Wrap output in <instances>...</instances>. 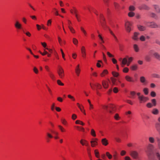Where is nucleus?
Returning <instances> with one entry per match:
<instances>
[{
	"label": "nucleus",
	"instance_id": "1",
	"mask_svg": "<svg viewBox=\"0 0 160 160\" xmlns=\"http://www.w3.org/2000/svg\"><path fill=\"white\" fill-rule=\"evenodd\" d=\"M144 24L148 27L152 28H157L158 27V25L154 22H145Z\"/></svg>",
	"mask_w": 160,
	"mask_h": 160
},
{
	"label": "nucleus",
	"instance_id": "2",
	"mask_svg": "<svg viewBox=\"0 0 160 160\" xmlns=\"http://www.w3.org/2000/svg\"><path fill=\"white\" fill-rule=\"evenodd\" d=\"M57 73L61 78H62L64 76V72L62 68L60 66H59L57 70Z\"/></svg>",
	"mask_w": 160,
	"mask_h": 160
},
{
	"label": "nucleus",
	"instance_id": "3",
	"mask_svg": "<svg viewBox=\"0 0 160 160\" xmlns=\"http://www.w3.org/2000/svg\"><path fill=\"white\" fill-rule=\"evenodd\" d=\"M138 8L140 10H149L150 9V7L145 4H140L138 7Z\"/></svg>",
	"mask_w": 160,
	"mask_h": 160
},
{
	"label": "nucleus",
	"instance_id": "4",
	"mask_svg": "<svg viewBox=\"0 0 160 160\" xmlns=\"http://www.w3.org/2000/svg\"><path fill=\"white\" fill-rule=\"evenodd\" d=\"M154 148V146L153 145L151 144H149L147 148V152L149 154H150L151 152L153 150Z\"/></svg>",
	"mask_w": 160,
	"mask_h": 160
},
{
	"label": "nucleus",
	"instance_id": "5",
	"mask_svg": "<svg viewBox=\"0 0 160 160\" xmlns=\"http://www.w3.org/2000/svg\"><path fill=\"white\" fill-rule=\"evenodd\" d=\"M130 155L134 159H137L138 158V153L136 151H131L130 153Z\"/></svg>",
	"mask_w": 160,
	"mask_h": 160
},
{
	"label": "nucleus",
	"instance_id": "6",
	"mask_svg": "<svg viewBox=\"0 0 160 160\" xmlns=\"http://www.w3.org/2000/svg\"><path fill=\"white\" fill-rule=\"evenodd\" d=\"M138 99L140 103L145 102L148 100V98L145 97L142 95L141 97H138Z\"/></svg>",
	"mask_w": 160,
	"mask_h": 160
},
{
	"label": "nucleus",
	"instance_id": "7",
	"mask_svg": "<svg viewBox=\"0 0 160 160\" xmlns=\"http://www.w3.org/2000/svg\"><path fill=\"white\" fill-rule=\"evenodd\" d=\"M14 26L15 27L18 29H22V25L20 23L19 21L17 20L15 21L14 23Z\"/></svg>",
	"mask_w": 160,
	"mask_h": 160
},
{
	"label": "nucleus",
	"instance_id": "8",
	"mask_svg": "<svg viewBox=\"0 0 160 160\" xmlns=\"http://www.w3.org/2000/svg\"><path fill=\"white\" fill-rule=\"evenodd\" d=\"M131 24L128 21L125 24V27L127 32H130L131 30Z\"/></svg>",
	"mask_w": 160,
	"mask_h": 160
},
{
	"label": "nucleus",
	"instance_id": "9",
	"mask_svg": "<svg viewBox=\"0 0 160 160\" xmlns=\"http://www.w3.org/2000/svg\"><path fill=\"white\" fill-rule=\"evenodd\" d=\"M100 19L101 21V22L102 25V27L104 28V27L105 25V23L104 22L105 19L103 15L102 14H100Z\"/></svg>",
	"mask_w": 160,
	"mask_h": 160
},
{
	"label": "nucleus",
	"instance_id": "10",
	"mask_svg": "<svg viewBox=\"0 0 160 160\" xmlns=\"http://www.w3.org/2000/svg\"><path fill=\"white\" fill-rule=\"evenodd\" d=\"M159 122L155 124V128L157 131L160 133V117L158 118Z\"/></svg>",
	"mask_w": 160,
	"mask_h": 160
},
{
	"label": "nucleus",
	"instance_id": "11",
	"mask_svg": "<svg viewBox=\"0 0 160 160\" xmlns=\"http://www.w3.org/2000/svg\"><path fill=\"white\" fill-rule=\"evenodd\" d=\"M46 134V139L47 142H49L50 141V139L52 138L53 136L51 133L48 132H47Z\"/></svg>",
	"mask_w": 160,
	"mask_h": 160
},
{
	"label": "nucleus",
	"instance_id": "12",
	"mask_svg": "<svg viewBox=\"0 0 160 160\" xmlns=\"http://www.w3.org/2000/svg\"><path fill=\"white\" fill-rule=\"evenodd\" d=\"M126 80L128 82H134V80L133 78L127 75L125 77Z\"/></svg>",
	"mask_w": 160,
	"mask_h": 160
},
{
	"label": "nucleus",
	"instance_id": "13",
	"mask_svg": "<svg viewBox=\"0 0 160 160\" xmlns=\"http://www.w3.org/2000/svg\"><path fill=\"white\" fill-rule=\"evenodd\" d=\"M109 112L110 113H112V111L115 110V106L113 104H110L109 106Z\"/></svg>",
	"mask_w": 160,
	"mask_h": 160
},
{
	"label": "nucleus",
	"instance_id": "14",
	"mask_svg": "<svg viewBox=\"0 0 160 160\" xmlns=\"http://www.w3.org/2000/svg\"><path fill=\"white\" fill-rule=\"evenodd\" d=\"M80 142L82 146L85 145L88 146V145L87 141L85 140L82 139L80 141Z\"/></svg>",
	"mask_w": 160,
	"mask_h": 160
},
{
	"label": "nucleus",
	"instance_id": "15",
	"mask_svg": "<svg viewBox=\"0 0 160 160\" xmlns=\"http://www.w3.org/2000/svg\"><path fill=\"white\" fill-rule=\"evenodd\" d=\"M128 61V59L126 58H124L122 60L121 62V66L122 67H124V65L126 64Z\"/></svg>",
	"mask_w": 160,
	"mask_h": 160
},
{
	"label": "nucleus",
	"instance_id": "16",
	"mask_svg": "<svg viewBox=\"0 0 160 160\" xmlns=\"http://www.w3.org/2000/svg\"><path fill=\"white\" fill-rule=\"evenodd\" d=\"M75 72L78 76H79L80 72V69L79 68V65L78 64L76 67L75 69Z\"/></svg>",
	"mask_w": 160,
	"mask_h": 160
},
{
	"label": "nucleus",
	"instance_id": "17",
	"mask_svg": "<svg viewBox=\"0 0 160 160\" xmlns=\"http://www.w3.org/2000/svg\"><path fill=\"white\" fill-rule=\"evenodd\" d=\"M101 142L102 144L105 146L107 145L108 144V140L106 138L102 139Z\"/></svg>",
	"mask_w": 160,
	"mask_h": 160
},
{
	"label": "nucleus",
	"instance_id": "18",
	"mask_svg": "<svg viewBox=\"0 0 160 160\" xmlns=\"http://www.w3.org/2000/svg\"><path fill=\"white\" fill-rule=\"evenodd\" d=\"M102 84L103 87L105 89L107 88L108 87V82L103 81H102Z\"/></svg>",
	"mask_w": 160,
	"mask_h": 160
},
{
	"label": "nucleus",
	"instance_id": "19",
	"mask_svg": "<svg viewBox=\"0 0 160 160\" xmlns=\"http://www.w3.org/2000/svg\"><path fill=\"white\" fill-rule=\"evenodd\" d=\"M82 53V57L85 58L86 57V52L85 47L84 46H82L81 49Z\"/></svg>",
	"mask_w": 160,
	"mask_h": 160
},
{
	"label": "nucleus",
	"instance_id": "20",
	"mask_svg": "<svg viewBox=\"0 0 160 160\" xmlns=\"http://www.w3.org/2000/svg\"><path fill=\"white\" fill-rule=\"evenodd\" d=\"M138 29L142 31L145 30L146 29L145 27L139 25L138 26Z\"/></svg>",
	"mask_w": 160,
	"mask_h": 160
},
{
	"label": "nucleus",
	"instance_id": "21",
	"mask_svg": "<svg viewBox=\"0 0 160 160\" xmlns=\"http://www.w3.org/2000/svg\"><path fill=\"white\" fill-rule=\"evenodd\" d=\"M151 112L154 115H158L159 113V110L156 108H153L152 111Z\"/></svg>",
	"mask_w": 160,
	"mask_h": 160
},
{
	"label": "nucleus",
	"instance_id": "22",
	"mask_svg": "<svg viewBox=\"0 0 160 160\" xmlns=\"http://www.w3.org/2000/svg\"><path fill=\"white\" fill-rule=\"evenodd\" d=\"M153 7H154V8L155 10V11L156 12L158 13L160 12V8H159V6L157 5H153Z\"/></svg>",
	"mask_w": 160,
	"mask_h": 160
},
{
	"label": "nucleus",
	"instance_id": "23",
	"mask_svg": "<svg viewBox=\"0 0 160 160\" xmlns=\"http://www.w3.org/2000/svg\"><path fill=\"white\" fill-rule=\"evenodd\" d=\"M139 33H138L137 32H135L134 34V36L132 37V38L135 40H138V36L139 35Z\"/></svg>",
	"mask_w": 160,
	"mask_h": 160
},
{
	"label": "nucleus",
	"instance_id": "24",
	"mask_svg": "<svg viewBox=\"0 0 160 160\" xmlns=\"http://www.w3.org/2000/svg\"><path fill=\"white\" fill-rule=\"evenodd\" d=\"M90 142L91 144V146L92 147H95L98 144L97 142L95 140H92L90 141Z\"/></svg>",
	"mask_w": 160,
	"mask_h": 160
},
{
	"label": "nucleus",
	"instance_id": "25",
	"mask_svg": "<svg viewBox=\"0 0 160 160\" xmlns=\"http://www.w3.org/2000/svg\"><path fill=\"white\" fill-rule=\"evenodd\" d=\"M70 12L72 14H77L78 13V10L74 7L73 8V9H71L70 10Z\"/></svg>",
	"mask_w": 160,
	"mask_h": 160
},
{
	"label": "nucleus",
	"instance_id": "26",
	"mask_svg": "<svg viewBox=\"0 0 160 160\" xmlns=\"http://www.w3.org/2000/svg\"><path fill=\"white\" fill-rule=\"evenodd\" d=\"M145 59L146 61L149 62L151 60V57L150 55H147L145 56Z\"/></svg>",
	"mask_w": 160,
	"mask_h": 160
},
{
	"label": "nucleus",
	"instance_id": "27",
	"mask_svg": "<svg viewBox=\"0 0 160 160\" xmlns=\"http://www.w3.org/2000/svg\"><path fill=\"white\" fill-rule=\"evenodd\" d=\"M154 55L156 58L160 60V55L157 52H155L154 53Z\"/></svg>",
	"mask_w": 160,
	"mask_h": 160
},
{
	"label": "nucleus",
	"instance_id": "28",
	"mask_svg": "<svg viewBox=\"0 0 160 160\" xmlns=\"http://www.w3.org/2000/svg\"><path fill=\"white\" fill-rule=\"evenodd\" d=\"M150 16L151 17L154 18L155 19L158 18V17L155 13L153 12H151L150 13Z\"/></svg>",
	"mask_w": 160,
	"mask_h": 160
},
{
	"label": "nucleus",
	"instance_id": "29",
	"mask_svg": "<svg viewBox=\"0 0 160 160\" xmlns=\"http://www.w3.org/2000/svg\"><path fill=\"white\" fill-rule=\"evenodd\" d=\"M133 48L135 52H138L139 51V48L137 44H135L133 45Z\"/></svg>",
	"mask_w": 160,
	"mask_h": 160
},
{
	"label": "nucleus",
	"instance_id": "30",
	"mask_svg": "<svg viewBox=\"0 0 160 160\" xmlns=\"http://www.w3.org/2000/svg\"><path fill=\"white\" fill-rule=\"evenodd\" d=\"M148 139L150 143H153L154 142L155 140L154 138L153 137H149Z\"/></svg>",
	"mask_w": 160,
	"mask_h": 160
},
{
	"label": "nucleus",
	"instance_id": "31",
	"mask_svg": "<svg viewBox=\"0 0 160 160\" xmlns=\"http://www.w3.org/2000/svg\"><path fill=\"white\" fill-rule=\"evenodd\" d=\"M135 10V8L132 5L130 6L129 7V10L130 11H133Z\"/></svg>",
	"mask_w": 160,
	"mask_h": 160
},
{
	"label": "nucleus",
	"instance_id": "32",
	"mask_svg": "<svg viewBox=\"0 0 160 160\" xmlns=\"http://www.w3.org/2000/svg\"><path fill=\"white\" fill-rule=\"evenodd\" d=\"M135 15V13L132 11H130L128 14V16L130 17H133Z\"/></svg>",
	"mask_w": 160,
	"mask_h": 160
},
{
	"label": "nucleus",
	"instance_id": "33",
	"mask_svg": "<svg viewBox=\"0 0 160 160\" xmlns=\"http://www.w3.org/2000/svg\"><path fill=\"white\" fill-rule=\"evenodd\" d=\"M152 76L153 78H160V76L159 74L157 73H153L152 74Z\"/></svg>",
	"mask_w": 160,
	"mask_h": 160
},
{
	"label": "nucleus",
	"instance_id": "34",
	"mask_svg": "<svg viewBox=\"0 0 160 160\" xmlns=\"http://www.w3.org/2000/svg\"><path fill=\"white\" fill-rule=\"evenodd\" d=\"M108 72L107 70H104L103 72L101 74V77L104 76L105 74H106L108 73Z\"/></svg>",
	"mask_w": 160,
	"mask_h": 160
},
{
	"label": "nucleus",
	"instance_id": "35",
	"mask_svg": "<svg viewBox=\"0 0 160 160\" xmlns=\"http://www.w3.org/2000/svg\"><path fill=\"white\" fill-rule=\"evenodd\" d=\"M111 82L112 83V85H116L115 82H116V79L114 78L113 77H111Z\"/></svg>",
	"mask_w": 160,
	"mask_h": 160
},
{
	"label": "nucleus",
	"instance_id": "36",
	"mask_svg": "<svg viewBox=\"0 0 160 160\" xmlns=\"http://www.w3.org/2000/svg\"><path fill=\"white\" fill-rule=\"evenodd\" d=\"M140 82L142 83H144L146 81V79L143 76H142L140 78Z\"/></svg>",
	"mask_w": 160,
	"mask_h": 160
},
{
	"label": "nucleus",
	"instance_id": "37",
	"mask_svg": "<svg viewBox=\"0 0 160 160\" xmlns=\"http://www.w3.org/2000/svg\"><path fill=\"white\" fill-rule=\"evenodd\" d=\"M138 68V66L137 65H134L131 66V68L132 70H136Z\"/></svg>",
	"mask_w": 160,
	"mask_h": 160
},
{
	"label": "nucleus",
	"instance_id": "38",
	"mask_svg": "<svg viewBox=\"0 0 160 160\" xmlns=\"http://www.w3.org/2000/svg\"><path fill=\"white\" fill-rule=\"evenodd\" d=\"M113 159L114 160H117L118 159L117 153L115 152L113 155Z\"/></svg>",
	"mask_w": 160,
	"mask_h": 160
},
{
	"label": "nucleus",
	"instance_id": "39",
	"mask_svg": "<svg viewBox=\"0 0 160 160\" xmlns=\"http://www.w3.org/2000/svg\"><path fill=\"white\" fill-rule=\"evenodd\" d=\"M94 153H95V156L97 158H99V152L97 150H94Z\"/></svg>",
	"mask_w": 160,
	"mask_h": 160
},
{
	"label": "nucleus",
	"instance_id": "40",
	"mask_svg": "<svg viewBox=\"0 0 160 160\" xmlns=\"http://www.w3.org/2000/svg\"><path fill=\"white\" fill-rule=\"evenodd\" d=\"M151 102L153 106H156V101L155 99H153L151 100Z\"/></svg>",
	"mask_w": 160,
	"mask_h": 160
},
{
	"label": "nucleus",
	"instance_id": "41",
	"mask_svg": "<svg viewBox=\"0 0 160 160\" xmlns=\"http://www.w3.org/2000/svg\"><path fill=\"white\" fill-rule=\"evenodd\" d=\"M72 42L75 45H77L78 43V40L75 38H73Z\"/></svg>",
	"mask_w": 160,
	"mask_h": 160
},
{
	"label": "nucleus",
	"instance_id": "42",
	"mask_svg": "<svg viewBox=\"0 0 160 160\" xmlns=\"http://www.w3.org/2000/svg\"><path fill=\"white\" fill-rule=\"evenodd\" d=\"M49 74L50 77L52 79H54L55 78V77L54 75L51 72H49Z\"/></svg>",
	"mask_w": 160,
	"mask_h": 160
},
{
	"label": "nucleus",
	"instance_id": "43",
	"mask_svg": "<svg viewBox=\"0 0 160 160\" xmlns=\"http://www.w3.org/2000/svg\"><path fill=\"white\" fill-rule=\"evenodd\" d=\"M91 134L93 137H95L96 136L95 131L93 129H91Z\"/></svg>",
	"mask_w": 160,
	"mask_h": 160
},
{
	"label": "nucleus",
	"instance_id": "44",
	"mask_svg": "<svg viewBox=\"0 0 160 160\" xmlns=\"http://www.w3.org/2000/svg\"><path fill=\"white\" fill-rule=\"evenodd\" d=\"M91 9H92L91 11H92L95 13V14L98 16V13L97 11L95 10L94 8H93L92 7H91Z\"/></svg>",
	"mask_w": 160,
	"mask_h": 160
},
{
	"label": "nucleus",
	"instance_id": "45",
	"mask_svg": "<svg viewBox=\"0 0 160 160\" xmlns=\"http://www.w3.org/2000/svg\"><path fill=\"white\" fill-rule=\"evenodd\" d=\"M112 74L113 76L116 77H118L119 75V74L118 73L114 71L112 72Z\"/></svg>",
	"mask_w": 160,
	"mask_h": 160
},
{
	"label": "nucleus",
	"instance_id": "46",
	"mask_svg": "<svg viewBox=\"0 0 160 160\" xmlns=\"http://www.w3.org/2000/svg\"><path fill=\"white\" fill-rule=\"evenodd\" d=\"M106 155L109 159H111L112 158V156L108 152H106Z\"/></svg>",
	"mask_w": 160,
	"mask_h": 160
},
{
	"label": "nucleus",
	"instance_id": "47",
	"mask_svg": "<svg viewBox=\"0 0 160 160\" xmlns=\"http://www.w3.org/2000/svg\"><path fill=\"white\" fill-rule=\"evenodd\" d=\"M143 91L145 95L148 94V89L147 88H145L143 90Z\"/></svg>",
	"mask_w": 160,
	"mask_h": 160
},
{
	"label": "nucleus",
	"instance_id": "48",
	"mask_svg": "<svg viewBox=\"0 0 160 160\" xmlns=\"http://www.w3.org/2000/svg\"><path fill=\"white\" fill-rule=\"evenodd\" d=\"M95 86L98 89H101L102 88V86L98 83L95 84Z\"/></svg>",
	"mask_w": 160,
	"mask_h": 160
},
{
	"label": "nucleus",
	"instance_id": "49",
	"mask_svg": "<svg viewBox=\"0 0 160 160\" xmlns=\"http://www.w3.org/2000/svg\"><path fill=\"white\" fill-rule=\"evenodd\" d=\"M58 127L62 132H64L65 131V129L61 126L60 125H58Z\"/></svg>",
	"mask_w": 160,
	"mask_h": 160
},
{
	"label": "nucleus",
	"instance_id": "50",
	"mask_svg": "<svg viewBox=\"0 0 160 160\" xmlns=\"http://www.w3.org/2000/svg\"><path fill=\"white\" fill-rule=\"evenodd\" d=\"M114 118L116 120H118L120 119V117H119L118 114L116 113L115 114L114 116Z\"/></svg>",
	"mask_w": 160,
	"mask_h": 160
},
{
	"label": "nucleus",
	"instance_id": "51",
	"mask_svg": "<svg viewBox=\"0 0 160 160\" xmlns=\"http://www.w3.org/2000/svg\"><path fill=\"white\" fill-rule=\"evenodd\" d=\"M80 28H81V30L83 33L85 35H86L87 34V32L85 30L84 28L82 27H81Z\"/></svg>",
	"mask_w": 160,
	"mask_h": 160
},
{
	"label": "nucleus",
	"instance_id": "52",
	"mask_svg": "<svg viewBox=\"0 0 160 160\" xmlns=\"http://www.w3.org/2000/svg\"><path fill=\"white\" fill-rule=\"evenodd\" d=\"M68 28H69L70 30L72 33H74L75 32L74 30L72 27L70 26H68Z\"/></svg>",
	"mask_w": 160,
	"mask_h": 160
},
{
	"label": "nucleus",
	"instance_id": "53",
	"mask_svg": "<svg viewBox=\"0 0 160 160\" xmlns=\"http://www.w3.org/2000/svg\"><path fill=\"white\" fill-rule=\"evenodd\" d=\"M146 106L148 108H151L153 106L152 104L150 102L148 103Z\"/></svg>",
	"mask_w": 160,
	"mask_h": 160
},
{
	"label": "nucleus",
	"instance_id": "54",
	"mask_svg": "<svg viewBox=\"0 0 160 160\" xmlns=\"http://www.w3.org/2000/svg\"><path fill=\"white\" fill-rule=\"evenodd\" d=\"M33 71L36 74H38V71L36 67L33 68Z\"/></svg>",
	"mask_w": 160,
	"mask_h": 160
},
{
	"label": "nucleus",
	"instance_id": "55",
	"mask_svg": "<svg viewBox=\"0 0 160 160\" xmlns=\"http://www.w3.org/2000/svg\"><path fill=\"white\" fill-rule=\"evenodd\" d=\"M57 83L59 85H61V86H63L64 85V84L63 83H62L61 82V81L59 80H57Z\"/></svg>",
	"mask_w": 160,
	"mask_h": 160
},
{
	"label": "nucleus",
	"instance_id": "56",
	"mask_svg": "<svg viewBox=\"0 0 160 160\" xmlns=\"http://www.w3.org/2000/svg\"><path fill=\"white\" fill-rule=\"evenodd\" d=\"M151 95L153 97H155L156 96V93L154 91H152L151 92Z\"/></svg>",
	"mask_w": 160,
	"mask_h": 160
},
{
	"label": "nucleus",
	"instance_id": "57",
	"mask_svg": "<svg viewBox=\"0 0 160 160\" xmlns=\"http://www.w3.org/2000/svg\"><path fill=\"white\" fill-rule=\"evenodd\" d=\"M68 98H69L71 99L73 101H74L75 100V99L74 98V97H73L72 96L70 95H68Z\"/></svg>",
	"mask_w": 160,
	"mask_h": 160
},
{
	"label": "nucleus",
	"instance_id": "58",
	"mask_svg": "<svg viewBox=\"0 0 160 160\" xmlns=\"http://www.w3.org/2000/svg\"><path fill=\"white\" fill-rule=\"evenodd\" d=\"M140 40L142 41H144L145 40V38L143 36H142L140 38Z\"/></svg>",
	"mask_w": 160,
	"mask_h": 160
},
{
	"label": "nucleus",
	"instance_id": "59",
	"mask_svg": "<svg viewBox=\"0 0 160 160\" xmlns=\"http://www.w3.org/2000/svg\"><path fill=\"white\" fill-rule=\"evenodd\" d=\"M39 52L40 53V54H41L43 56L48 54V52L46 51L45 50H44V53L40 51H39Z\"/></svg>",
	"mask_w": 160,
	"mask_h": 160
},
{
	"label": "nucleus",
	"instance_id": "60",
	"mask_svg": "<svg viewBox=\"0 0 160 160\" xmlns=\"http://www.w3.org/2000/svg\"><path fill=\"white\" fill-rule=\"evenodd\" d=\"M101 106L103 109L107 110L108 108V106L106 105H102Z\"/></svg>",
	"mask_w": 160,
	"mask_h": 160
},
{
	"label": "nucleus",
	"instance_id": "61",
	"mask_svg": "<svg viewBox=\"0 0 160 160\" xmlns=\"http://www.w3.org/2000/svg\"><path fill=\"white\" fill-rule=\"evenodd\" d=\"M113 92L115 93H116L117 92H118V89L116 87H115L113 88Z\"/></svg>",
	"mask_w": 160,
	"mask_h": 160
},
{
	"label": "nucleus",
	"instance_id": "62",
	"mask_svg": "<svg viewBox=\"0 0 160 160\" xmlns=\"http://www.w3.org/2000/svg\"><path fill=\"white\" fill-rule=\"evenodd\" d=\"M114 4L115 8L116 9H118L119 6L118 4L116 2H114Z\"/></svg>",
	"mask_w": 160,
	"mask_h": 160
},
{
	"label": "nucleus",
	"instance_id": "63",
	"mask_svg": "<svg viewBox=\"0 0 160 160\" xmlns=\"http://www.w3.org/2000/svg\"><path fill=\"white\" fill-rule=\"evenodd\" d=\"M123 71L124 72H127L128 71V69L127 68H123Z\"/></svg>",
	"mask_w": 160,
	"mask_h": 160
},
{
	"label": "nucleus",
	"instance_id": "64",
	"mask_svg": "<svg viewBox=\"0 0 160 160\" xmlns=\"http://www.w3.org/2000/svg\"><path fill=\"white\" fill-rule=\"evenodd\" d=\"M155 42L157 44L160 45V41L158 39H156L155 41Z\"/></svg>",
	"mask_w": 160,
	"mask_h": 160
}]
</instances>
